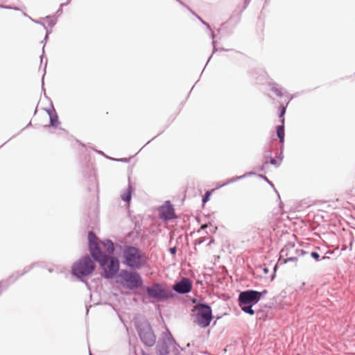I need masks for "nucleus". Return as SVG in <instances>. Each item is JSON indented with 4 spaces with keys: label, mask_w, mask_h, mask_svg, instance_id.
I'll list each match as a JSON object with an SVG mask.
<instances>
[{
    "label": "nucleus",
    "mask_w": 355,
    "mask_h": 355,
    "mask_svg": "<svg viewBox=\"0 0 355 355\" xmlns=\"http://www.w3.org/2000/svg\"><path fill=\"white\" fill-rule=\"evenodd\" d=\"M123 263L132 268H139L144 266L148 257L144 252L135 247H127L123 250Z\"/></svg>",
    "instance_id": "f257e3e1"
},
{
    "label": "nucleus",
    "mask_w": 355,
    "mask_h": 355,
    "mask_svg": "<svg viewBox=\"0 0 355 355\" xmlns=\"http://www.w3.org/2000/svg\"><path fill=\"white\" fill-rule=\"evenodd\" d=\"M94 259L100 264L103 275L106 278H112L119 270V260L114 257H109L103 252Z\"/></svg>",
    "instance_id": "f03ea898"
},
{
    "label": "nucleus",
    "mask_w": 355,
    "mask_h": 355,
    "mask_svg": "<svg viewBox=\"0 0 355 355\" xmlns=\"http://www.w3.org/2000/svg\"><path fill=\"white\" fill-rule=\"evenodd\" d=\"M193 322L202 328L207 327L213 319L211 309L204 304L196 305L192 310Z\"/></svg>",
    "instance_id": "7ed1b4c3"
},
{
    "label": "nucleus",
    "mask_w": 355,
    "mask_h": 355,
    "mask_svg": "<svg viewBox=\"0 0 355 355\" xmlns=\"http://www.w3.org/2000/svg\"><path fill=\"white\" fill-rule=\"evenodd\" d=\"M262 297V293L256 291L249 290L241 292L239 296V304L246 313L253 315L252 306L257 304Z\"/></svg>",
    "instance_id": "20e7f679"
},
{
    "label": "nucleus",
    "mask_w": 355,
    "mask_h": 355,
    "mask_svg": "<svg viewBox=\"0 0 355 355\" xmlns=\"http://www.w3.org/2000/svg\"><path fill=\"white\" fill-rule=\"evenodd\" d=\"M121 284L130 289L139 288L142 284V279L140 275L135 272L122 270L119 275Z\"/></svg>",
    "instance_id": "39448f33"
},
{
    "label": "nucleus",
    "mask_w": 355,
    "mask_h": 355,
    "mask_svg": "<svg viewBox=\"0 0 355 355\" xmlns=\"http://www.w3.org/2000/svg\"><path fill=\"white\" fill-rule=\"evenodd\" d=\"M94 268L93 261L89 257H85L73 265L72 272L77 277L86 276L91 274Z\"/></svg>",
    "instance_id": "423d86ee"
},
{
    "label": "nucleus",
    "mask_w": 355,
    "mask_h": 355,
    "mask_svg": "<svg viewBox=\"0 0 355 355\" xmlns=\"http://www.w3.org/2000/svg\"><path fill=\"white\" fill-rule=\"evenodd\" d=\"M138 334L141 342L146 346L152 347L155 343L156 336L149 323H140L138 326Z\"/></svg>",
    "instance_id": "0eeeda50"
},
{
    "label": "nucleus",
    "mask_w": 355,
    "mask_h": 355,
    "mask_svg": "<svg viewBox=\"0 0 355 355\" xmlns=\"http://www.w3.org/2000/svg\"><path fill=\"white\" fill-rule=\"evenodd\" d=\"M147 293L150 297L159 300H165L171 296V292L159 284L148 287Z\"/></svg>",
    "instance_id": "6e6552de"
},
{
    "label": "nucleus",
    "mask_w": 355,
    "mask_h": 355,
    "mask_svg": "<svg viewBox=\"0 0 355 355\" xmlns=\"http://www.w3.org/2000/svg\"><path fill=\"white\" fill-rule=\"evenodd\" d=\"M89 248L93 258L103 253L98 246V238L93 232L88 234Z\"/></svg>",
    "instance_id": "1a4fd4ad"
},
{
    "label": "nucleus",
    "mask_w": 355,
    "mask_h": 355,
    "mask_svg": "<svg viewBox=\"0 0 355 355\" xmlns=\"http://www.w3.org/2000/svg\"><path fill=\"white\" fill-rule=\"evenodd\" d=\"M286 106L280 105L279 117L281 119L282 124L277 128V135L279 139V141L283 144L284 141V118Z\"/></svg>",
    "instance_id": "9d476101"
},
{
    "label": "nucleus",
    "mask_w": 355,
    "mask_h": 355,
    "mask_svg": "<svg viewBox=\"0 0 355 355\" xmlns=\"http://www.w3.org/2000/svg\"><path fill=\"white\" fill-rule=\"evenodd\" d=\"M192 284L187 278H183L180 282L175 284L173 289L179 293H187L191 290Z\"/></svg>",
    "instance_id": "9b49d317"
},
{
    "label": "nucleus",
    "mask_w": 355,
    "mask_h": 355,
    "mask_svg": "<svg viewBox=\"0 0 355 355\" xmlns=\"http://www.w3.org/2000/svg\"><path fill=\"white\" fill-rule=\"evenodd\" d=\"M174 209L170 204L164 205L160 209L161 218L164 220H170L174 217Z\"/></svg>",
    "instance_id": "f8f14e48"
},
{
    "label": "nucleus",
    "mask_w": 355,
    "mask_h": 355,
    "mask_svg": "<svg viewBox=\"0 0 355 355\" xmlns=\"http://www.w3.org/2000/svg\"><path fill=\"white\" fill-rule=\"evenodd\" d=\"M101 244L104 246V248H105L107 253L112 254L114 252V243L111 241L106 240V241H102Z\"/></svg>",
    "instance_id": "ddd939ff"
},
{
    "label": "nucleus",
    "mask_w": 355,
    "mask_h": 355,
    "mask_svg": "<svg viewBox=\"0 0 355 355\" xmlns=\"http://www.w3.org/2000/svg\"><path fill=\"white\" fill-rule=\"evenodd\" d=\"M45 117L49 120V125L56 126L58 124V117L53 116L50 112H46Z\"/></svg>",
    "instance_id": "4468645a"
},
{
    "label": "nucleus",
    "mask_w": 355,
    "mask_h": 355,
    "mask_svg": "<svg viewBox=\"0 0 355 355\" xmlns=\"http://www.w3.org/2000/svg\"><path fill=\"white\" fill-rule=\"evenodd\" d=\"M132 187L129 185L128 189L122 194L121 198L124 201L129 202L131 200Z\"/></svg>",
    "instance_id": "2eb2a0df"
},
{
    "label": "nucleus",
    "mask_w": 355,
    "mask_h": 355,
    "mask_svg": "<svg viewBox=\"0 0 355 355\" xmlns=\"http://www.w3.org/2000/svg\"><path fill=\"white\" fill-rule=\"evenodd\" d=\"M157 352L159 355H167L168 354V347L166 343L158 345Z\"/></svg>",
    "instance_id": "dca6fc26"
},
{
    "label": "nucleus",
    "mask_w": 355,
    "mask_h": 355,
    "mask_svg": "<svg viewBox=\"0 0 355 355\" xmlns=\"http://www.w3.org/2000/svg\"><path fill=\"white\" fill-rule=\"evenodd\" d=\"M272 89L277 96H281L282 95V92H281V90L279 89L274 87L272 88Z\"/></svg>",
    "instance_id": "f3484780"
},
{
    "label": "nucleus",
    "mask_w": 355,
    "mask_h": 355,
    "mask_svg": "<svg viewBox=\"0 0 355 355\" xmlns=\"http://www.w3.org/2000/svg\"><path fill=\"white\" fill-rule=\"evenodd\" d=\"M311 255L313 258L315 259L316 260H318V259L320 257L319 254L316 252H312Z\"/></svg>",
    "instance_id": "a211bd4d"
},
{
    "label": "nucleus",
    "mask_w": 355,
    "mask_h": 355,
    "mask_svg": "<svg viewBox=\"0 0 355 355\" xmlns=\"http://www.w3.org/2000/svg\"><path fill=\"white\" fill-rule=\"evenodd\" d=\"M289 261H296L297 258L294 257H288L286 259L284 260V263H287Z\"/></svg>",
    "instance_id": "6ab92c4d"
},
{
    "label": "nucleus",
    "mask_w": 355,
    "mask_h": 355,
    "mask_svg": "<svg viewBox=\"0 0 355 355\" xmlns=\"http://www.w3.org/2000/svg\"><path fill=\"white\" fill-rule=\"evenodd\" d=\"M170 251H171V252L172 254H175V252H176V250H175V248H171V249H170Z\"/></svg>",
    "instance_id": "aec40b11"
},
{
    "label": "nucleus",
    "mask_w": 355,
    "mask_h": 355,
    "mask_svg": "<svg viewBox=\"0 0 355 355\" xmlns=\"http://www.w3.org/2000/svg\"><path fill=\"white\" fill-rule=\"evenodd\" d=\"M209 196V193H207V194H206V196H205V198L203 199V201H204V202H206V201L208 200Z\"/></svg>",
    "instance_id": "412c9836"
},
{
    "label": "nucleus",
    "mask_w": 355,
    "mask_h": 355,
    "mask_svg": "<svg viewBox=\"0 0 355 355\" xmlns=\"http://www.w3.org/2000/svg\"><path fill=\"white\" fill-rule=\"evenodd\" d=\"M208 226V224H205L201 226V229H205Z\"/></svg>",
    "instance_id": "4be33fe9"
},
{
    "label": "nucleus",
    "mask_w": 355,
    "mask_h": 355,
    "mask_svg": "<svg viewBox=\"0 0 355 355\" xmlns=\"http://www.w3.org/2000/svg\"><path fill=\"white\" fill-rule=\"evenodd\" d=\"M142 355H149V354H146V353H145V352H142Z\"/></svg>",
    "instance_id": "5701e85b"
},
{
    "label": "nucleus",
    "mask_w": 355,
    "mask_h": 355,
    "mask_svg": "<svg viewBox=\"0 0 355 355\" xmlns=\"http://www.w3.org/2000/svg\"><path fill=\"white\" fill-rule=\"evenodd\" d=\"M0 8H3V6L0 5Z\"/></svg>",
    "instance_id": "b1692460"
},
{
    "label": "nucleus",
    "mask_w": 355,
    "mask_h": 355,
    "mask_svg": "<svg viewBox=\"0 0 355 355\" xmlns=\"http://www.w3.org/2000/svg\"><path fill=\"white\" fill-rule=\"evenodd\" d=\"M89 355H92V354H90Z\"/></svg>",
    "instance_id": "393cba45"
},
{
    "label": "nucleus",
    "mask_w": 355,
    "mask_h": 355,
    "mask_svg": "<svg viewBox=\"0 0 355 355\" xmlns=\"http://www.w3.org/2000/svg\"><path fill=\"white\" fill-rule=\"evenodd\" d=\"M297 355H300V354H297Z\"/></svg>",
    "instance_id": "a878e982"
}]
</instances>
